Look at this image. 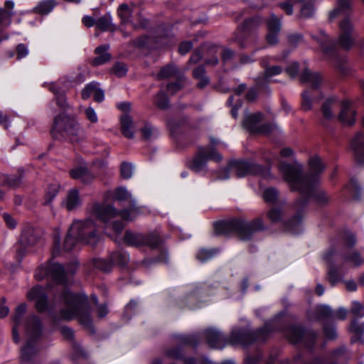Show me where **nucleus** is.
<instances>
[{
    "label": "nucleus",
    "instance_id": "f3484780",
    "mask_svg": "<svg viewBox=\"0 0 364 364\" xmlns=\"http://www.w3.org/2000/svg\"><path fill=\"white\" fill-rule=\"evenodd\" d=\"M222 159V156L218 154L214 149L210 147H201L194 159L192 161L191 168L196 172L204 171L206 167L207 162L210 160L216 162Z\"/></svg>",
    "mask_w": 364,
    "mask_h": 364
},
{
    "label": "nucleus",
    "instance_id": "49530a36",
    "mask_svg": "<svg viewBox=\"0 0 364 364\" xmlns=\"http://www.w3.org/2000/svg\"><path fill=\"white\" fill-rule=\"evenodd\" d=\"M127 66L126 64L122 62L115 63L112 69L110 70V73L116 75L118 77H122L126 75L127 73Z\"/></svg>",
    "mask_w": 364,
    "mask_h": 364
},
{
    "label": "nucleus",
    "instance_id": "b1692460",
    "mask_svg": "<svg viewBox=\"0 0 364 364\" xmlns=\"http://www.w3.org/2000/svg\"><path fill=\"white\" fill-rule=\"evenodd\" d=\"M168 354L173 358L183 360L184 364H212L210 360L204 357L185 358L183 356V350L181 348L171 349L168 350Z\"/></svg>",
    "mask_w": 364,
    "mask_h": 364
},
{
    "label": "nucleus",
    "instance_id": "dca6fc26",
    "mask_svg": "<svg viewBox=\"0 0 364 364\" xmlns=\"http://www.w3.org/2000/svg\"><path fill=\"white\" fill-rule=\"evenodd\" d=\"M263 114L257 112L247 115L242 122L243 127L249 132L254 134H267L274 129V125L270 123L261 124Z\"/></svg>",
    "mask_w": 364,
    "mask_h": 364
},
{
    "label": "nucleus",
    "instance_id": "39448f33",
    "mask_svg": "<svg viewBox=\"0 0 364 364\" xmlns=\"http://www.w3.org/2000/svg\"><path fill=\"white\" fill-rule=\"evenodd\" d=\"M264 228L261 219L257 218L251 222L242 219H231L216 222L214 230L220 235H237L242 240H249L252 235Z\"/></svg>",
    "mask_w": 364,
    "mask_h": 364
},
{
    "label": "nucleus",
    "instance_id": "e433bc0d",
    "mask_svg": "<svg viewBox=\"0 0 364 364\" xmlns=\"http://www.w3.org/2000/svg\"><path fill=\"white\" fill-rule=\"evenodd\" d=\"M336 105H337V100L334 97L328 98L323 102L321 112L325 118L331 119L333 117L334 114L332 109Z\"/></svg>",
    "mask_w": 364,
    "mask_h": 364
},
{
    "label": "nucleus",
    "instance_id": "7ed1b4c3",
    "mask_svg": "<svg viewBox=\"0 0 364 364\" xmlns=\"http://www.w3.org/2000/svg\"><path fill=\"white\" fill-rule=\"evenodd\" d=\"M26 311V305L25 304H21L16 307L12 316V333L14 342L18 343L20 338L18 331L19 327L23 324L27 341L21 351V364H32L38 353L36 342L42 333V324L39 318L35 315H32L25 320L23 315Z\"/></svg>",
    "mask_w": 364,
    "mask_h": 364
},
{
    "label": "nucleus",
    "instance_id": "a19ab883",
    "mask_svg": "<svg viewBox=\"0 0 364 364\" xmlns=\"http://www.w3.org/2000/svg\"><path fill=\"white\" fill-rule=\"evenodd\" d=\"M77 242H79V240H77L76 235L74 232H71V228H70L64 240V250L65 251L73 250Z\"/></svg>",
    "mask_w": 364,
    "mask_h": 364
},
{
    "label": "nucleus",
    "instance_id": "1a4fd4ad",
    "mask_svg": "<svg viewBox=\"0 0 364 364\" xmlns=\"http://www.w3.org/2000/svg\"><path fill=\"white\" fill-rule=\"evenodd\" d=\"M272 329L269 323H266L262 328L252 332L245 328H235L232 329L228 338V342L232 345L241 344L247 346L254 341H264L268 337Z\"/></svg>",
    "mask_w": 364,
    "mask_h": 364
},
{
    "label": "nucleus",
    "instance_id": "2eb2a0df",
    "mask_svg": "<svg viewBox=\"0 0 364 364\" xmlns=\"http://www.w3.org/2000/svg\"><path fill=\"white\" fill-rule=\"evenodd\" d=\"M230 168L235 173L238 178L245 177L250 174L262 175L268 177L270 174L269 170H264L259 165L247 161H235L230 164Z\"/></svg>",
    "mask_w": 364,
    "mask_h": 364
},
{
    "label": "nucleus",
    "instance_id": "4c0bfd02",
    "mask_svg": "<svg viewBox=\"0 0 364 364\" xmlns=\"http://www.w3.org/2000/svg\"><path fill=\"white\" fill-rule=\"evenodd\" d=\"M316 313L317 320L333 319V311L328 306H318L316 308Z\"/></svg>",
    "mask_w": 364,
    "mask_h": 364
},
{
    "label": "nucleus",
    "instance_id": "37998d69",
    "mask_svg": "<svg viewBox=\"0 0 364 364\" xmlns=\"http://www.w3.org/2000/svg\"><path fill=\"white\" fill-rule=\"evenodd\" d=\"M112 26V18L109 14L101 16L96 21V27L102 31L111 29Z\"/></svg>",
    "mask_w": 364,
    "mask_h": 364
},
{
    "label": "nucleus",
    "instance_id": "de8ad7c7",
    "mask_svg": "<svg viewBox=\"0 0 364 364\" xmlns=\"http://www.w3.org/2000/svg\"><path fill=\"white\" fill-rule=\"evenodd\" d=\"M117 12L122 23H128L129 21L132 11L129 6L122 4L118 9Z\"/></svg>",
    "mask_w": 364,
    "mask_h": 364
},
{
    "label": "nucleus",
    "instance_id": "c756f323",
    "mask_svg": "<svg viewBox=\"0 0 364 364\" xmlns=\"http://www.w3.org/2000/svg\"><path fill=\"white\" fill-rule=\"evenodd\" d=\"M70 175L73 179L79 180L84 184H89L94 179V175L84 167L72 169L70 171Z\"/></svg>",
    "mask_w": 364,
    "mask_h": 364
},
{
    "label": "nucleus",
    "instance_id": "680f3d73",
    "mask_svg": "<svg viewBox=\"0 0 364 364\" xmlns=\"http://www.w3.org/2000/svg\"><path fill=\"white\" fill-rule=\"evenodd\" d=\"M341 242L346 247H353L355 245L356 240L353 235L348 233L342 237Z\"/></svg>",
    "mask_w": 364,
    "mask_h": 364
},
{
    "label": "nucleus",
    "instance_id": "9b49d317",
    "mask_svg": "<svg viewBox=\"0 0 364 364\" xmlns=\"http://www.w3.org/2000/svg\"><path fill=\"white\" fill-rule=\"evenodd\" d=\"M302 82H309L311 84V88L302 93L301 108L304 111L311 109L312 102L315 97H321V94L318 90L321 82V77L317 73H311L309 69H305L300 76Z\"/></svg>",
    "mask_w": 364,
    "mask_h": 364
},
{
    "label": "nucleus",
    "instance_id": "3c124183",
    "mask_svg": "<svg viewBox=\"0 0 364 364\" xmlns=\"http://www.w3.org/2000/svg\"><path fill=\"white\" fill-rule=\"evenodd\" d=\"M21 179V176H2L1 184L15 187L20 183Z\"/></svg>",
    "mask_w": 364,
    "mask_h": 364
},
{
    "label": "nucleus",
    "instance_id": "338daca9",
    "mask_svg": "<svg viewBox=\"0 0 364 364\" xmlns=\"http://www.w3.org/2000/svg\"><path fill=\"white\" fill-rule=\"evenodd\" d=\"M262 359V354L260 352H257L255 355H247L245 360V364H257Z\"/></svg>",
    "mask_w": 364,
    "mask_h": 364
},
{
    "label": "nucleus",
    "instance_id": "c85d7f7f",
    "mask_svg": "<svg viewBox=\"0 0 364 364\" xmlns=\"http://www.w3.org/2000/svg\"><path fill=\"white\" fill-rule=\"evenodd\" d=\"M109 46L108 45H102L95 49V57L90 61L93 66L102 65L111 60V54L108 52Z\"/></svg>",
    "mask_w": 364,
    "mask_h": 364
},
{
    "label": "nucleus",
    "instance_id": "c03bdc74",
    "mask_svg": "<svg viewBox=\"0 0 364 364\" xmlns=\"http://www.w3.org/2000/svg\"><path fill=\"white\" fill-rule=\"evenodd\" d=\"M217 252L218 250L215 249H201L198 252L196 257L200 262H205L213 258L217 254Z\"/></svg>",
    "mask_w": 364,
    "mask_h": 364
},
{
    "label": "nucleus",
    "instance_id": "4468645a",
    "mask_svg": "<svg viewBox=\"0 0 364 364\" xmlns=\"http://www.w3.org/2000/svg\"><path fill=\"white\" fill-rule=\"evenodd\" d=\"M286 336L293 343H302L308 348L314 346L317 335L311 331H306L298 326H291L285 331Z\"/></svg>",
    "mask_w": 364,
    "mask_h": 364
},
{
    "label": "nucleus",
    "instance_id": "864d4df0",
    "mask_svg": "<svg viewBox=\"0 0 364 364\" xmlns=\"http://www.w3.org/2000/svg\"><path fill=\"white\" fill-rule=\"evenodd\" d=\"M358 190V188L356 182L352 180L345 186L343 191L345 194L348 193L349 198H354L357 196Z\"/></svg>",
    "mask_w": 364,
    "mask_h": 364
},
{
    "label": "nucleus",
    "instance_id": "9d476101",
    "mask_svg": "<svg viewBox=\"0 0 364 364\" xmlns=\"http://www.w3.org/2000/svg\"><path fill=\"white\" fill-rule=\"evenodd\" d=\"M91 217H95L103 223H107L109 220L119 215L124 220L131 221L134 220V213L127 210L118 211L111 205H106L100 203H93L89 208Z\"/></svg>",
    "mask_w": 364,
    "mask_h": 364
},
{
    "label": "nucleus",
    "instance_id": "2f4dec72",
    "mask_svg": "<svg viewBox=\"0 0 364 364\" xmlns=\"http://www.w3.org/2000/svg\"><path fill=\"white\" fill-rule=\"evenodd\" d=\"M48 89L55 95L56 104L60 108L67 109L70 107L67 102L64 92L60 87L52 83L49 85Z\"/></svg>",
    "mask_w": 364,
    "mask_h": 364
},
{
    "label": "nucleus",
    "instance_id": "ea45409f",
    "mask_svg": "<svg viewBox=\"0 0 364 364\" xmlns=\"http://www.w3.org/2000/svg\"><path fill=\"white\" fill-rule=\"evenodd\" d=\"M302 217L298 213L287 224V228L293 234H299L301 232Z\"/></svg>",
    "mask_w": 364,
    "mask_h": 364
},
{
    "label": "nucleus",
    "instance_id": "6e6d98bb",
    "mask_svg": "<svg viewBox=\"0 0 364 364\" xmlns=\"http://www.w3.org/2000/svg\"><path fill=\"white\" fill-rule=\"evenodd\" d=\"M351 312L358 317L364 316V306L358 301H353L351 306Z\"/></svg>",
    "mask_w": 364,
    "mask_h": 364
},
{
    "label": "nucleus",
    "instance_id": "5701e85b",
    "mask_svg": "<svg viewBox=\"0 0 364 364\" xmlns=\"http://www.w3.org/2000/svg\"><path fill=\"white\" fill-rule=\"evenodd\" d=\"M203 335L210 347L223 348L225 346L226 340L218 331L214 328H208L203 332Z\"/></svg>",
    "mask_w": 364,
    "mask_h": 364
},
{
    "label": "nucleus",
    "instance_id": "412c9836",
    "mask_svg": "<svg viewBox=\"0 0 364 364\" xmlns=\"http://www.w3.org/2000/svg\"><path fill=\"white\" fill-rule=\"evenodd\" d=\"M267 26L268 33L266 39L269 45H275L278 43V33L281 28L280 18H277L274 14H272L269 19L267 20Z\"/></svg>",
    "mask_w": 364,
    "mask_h": 364
},
{
    "label": "nucleus",
    "instance_id": "473e14b6",
    "mask_svg": "<svg viewBox=\"0 0 364 364\" xmlns=\"http://www.w3.org/2000/svg\"><path fill=\"white\" fill-rule=\"evenodd\" d=\"M121 126L122 134L127 138L132 139L134 136L133 121L128 114H124L121 117Z\"/></svg>",
    "mask_w": 364,
    "mask_h": 364
},
{
    "label": "nucleus",
    "instance_id": "69168bd1",
    "mask_svg": "<svg viewBox=\"0 0 364 364\" xmlns=\"http://www.w3.org/2000/svg\"><path fill=\"white\" fill-rule=\"evenodd\" d=\"M323 332L326 338L334 339L336 337V331L333 326L324 325Z\"/></svg>",
    "mask_w": 364,
    "mask_h": 364
},
{
    "label": "nucleus",
    "instance_id": "423d86ee",
    "mask_svg": "<svg viewBox=\"0 0 364 364\" xmlns=\"http://www.w3.org/2000/svg\"><path fill=\"white\" fill-rule=\"evenodd\" d=\"M53 136L58 139H68L72 143L80 142L86 139V133L76 119L60 113L54 118L51 130Z\"/></svg>",
    "mask_w": 364,
    "mask_h": 364
},
{
    "label": "nucleus",
    "instance_id": "79ce46f5",
    "mask_svg": "<svg viewBox=\"0 0 364 364\" xmlns=\"http://www.w3.org/2000/svg\"><path fill=\"white\" fill-rule=\"evenodd\" d=\"M266 85L264 84L259 78H257L256 81V85L254 87L249 90L247 93L246 98L248 101L252 102L254 101L259 92L266 87Z\"/></svg>",
    "mask_w": 364,
    "mask_h": 364
},
{
    "label": "nucleus",
    "instance_id": "c9c22d12",
    "mask_svg": "<svg viewBox=\"0 0 364 364\" xmlns=\"http://www.w3.org/2000/svg\"><path fill=\"white\" fill-rule=\"evenodd\" d=\"M343 258L346 262L350 263L355 267L360 266L364 262V259L361 257L360 254L356 250L347 252L343 255Z\"/></svg>",
    "mask_w": 364,
    "mask_h": 364
},
{
    "label": "nucleus",
    "instance_id": "393cba45",
    "mask_svg": "<svg viewBox=\"0 0 364 364\" xmlns=\"http://www.w3.org/2000/svg\"><path fill=\"white\" fill-rule=\"evenodd\" d=\"M159 34L155 32L143 36L135 41V45L139 48L147 50H155L159 48Z\"/></svg>",
    "mask_w": 364,
    "mask_h": 364
},
{
    "label": "nucleus",
    "instance_id": "e2e57ef3",
    "mask_svg": "<svg viewBox=\"0 0 364 364\" xmlns=\"http://www.w3.org/2000/svg\"><path fill=\"white\" fill-rule=\"evenodd\" d=\"M176 73V68L174 65H168L164 68H161V77H169L175 75Z\"/></svg>",
    "mask_w": 364,
    "mask_h": 364
},
{
    "label": "nucleus",
    "instance_id": "5fc2aeb1",
    "mask_svg": "<svg viewBox=\"0 0 364 364\" xmlns=\"http://www.w3.org/2000/svg\"><path fill=\"white\" fill-rule=\"evenodd\" d=\"M314 12V5L311 2L305 3L301 9V17L310 18L313 16Z\"/></svg>",
    "mask_w": 364,
    "mask_h": 364
},
{
    "label": "nucleus",
    "instance_id": "f704fd0d",
    "mask_svg": "<svg viewBox=\"0 0 364 364\" xmlns=\"http://www.w3.org/2000/svg\"><path fill=\"white\" fill-rule=\"evenodd\" d=\"M56 4V0L41 1L33 8V12L41 15L48 14L53 9Z\"/></svg>",
    "mask_w": 364,
    "mask_h": 364
},
{
    "label": "nucleus",
    "instance_id": "0e129e2a",
    "mask_svg": "<svg viewBox=\"0 0 364 364\" xmlns=\"http://www.w3.org/2000/svg\"><path fill=\"white\" fill-rule=\"evenodd\" d=\"M193 43L189 41H185L181 43L179 47H178V52L181 55H185L188 52L191 50V49L193 48Z\"/></svg>",
    "mask_w": 364,
    "mask_h": 364
},
{
    "label": "nucleus",
    "instance_id": "ddd939ff",
    "mask_svg": "<svg viewBox=\"0 0 364 364\" xmlns=\"http://www.w3.org/2000/svg\"><path fill=\"white\" fill-rule=\"evenodd\" d=\"M40 232L31 226H26L22 232L18 244L16 246V254L18 259H21L28 252V248L33 247L41 242Z\"/></svg>",
    "mask_w": 364,
    "mask_h": 364
},
{
    "label": "nucleus",
    "instance_id": "bb28decb",
    "mask_svg": "<svg viewBox=\"0 0 364 364\" xmlns=\"http://www.w3.org/2000/svg\"><path fill=\"white\" fill-rule=\"evenodd\" d=\"M356 112L351 107L348 100H344L341 103V109L338 116L339 120L346 124L352 125L355 122Z\"/></svg>",
    "mask_w": 364,
    "mask_h": 364
},
{
    "label": "nucleus",
    "instance_id": "8fccbe9b",
    "mask_svg": "<svg viewBox=\"0 0 364 364\" xmlns=\"http://www.w3.org/2000/svg\"><path fill=\"white\" fill-rule=\"evenodd\" d=\"M200 338L199 334L195 333L182 336L180 338V341L186 345L196 346L199 343Z\"/></svg>",
    "mask_w": 364,
    "mask_h": 364
},
{
    "label": "nucleus",
    "instance_id": "052dcab7",
    "mask_svg": "<svg viewBox=\"0 0 364 364\" xmlns=\"http://www.w3.org/2000/svg\"><path fill=\"white\" fill-rule=\"evenodd\" d=\"M268 218L272 222L279 221L282 215V212L280 209L273 208L268 212Z\"/></svg>",
    "mask_w": 364,
    "mask_h": 364
},
{
    "label": "nucleus",
    "instance_id": "13d9d810",
    "mask_svg": "<svg viewBox=\"0 0 364 364\" xmlns=\"http://www.w3.org/2000/svg\"><path fill=\"white\" fill-rule=\"evenodd\" d=\"M60 252V240L58 232H55L53 237V246L52 249L53 257L58 256Z\"/></svg>",
    "mask_w": 364,
    "mask_h": 364
},
{
    "label": "nucleus",
    "instance_id": "f8f14e48",
    "mask_svg": "<svg viewBox=\"0 0 364 364\" xmlns=\"http://www.w3.org/2000/svg\"><path fill=\"white\" fill-rule=\"evenodd\" d=\"M124 240L129 246L154 249L159 245V234L157 230L146 234L127 230L124 233Z\"/></svg>",
    "mask_w": 364,
    "mask_h": 364
},
{
    "label": "nucleus",
    "instance_id": "09e8293b",
    "mask_svg": "<svg viewBox=\"0 0 364 364\" xmlns=\"http://www.w3.org/2000/svg\"><path fill=\"white\" fill-rule=\"evenodd\" d=\"M278 197V191L274 188H268L264 191L263 198L266 203H274Z\"/></svg>",
    "mask_w": 364,
    "mask_h": 364
},
{
    "label": "nucleus",
    "instance_id": "a18cd8bd",
    "mask_svg": "<svg viewBox=\"0 0 364 364\" xmlns=\"http://www.w3.org/2000/svg\"><path fill=\"white\" fill-rule=\"evenodd\" d=\"M111 262L119 265H125L129 262V255L122 252H115L111 255Z\"/></svg>",
    "mask_w": 364,
    "mask_h": 364
},
{
    "label": "nucleus",
    "instance_id": "0eeeda50",
    "mask_svg": "<svg viewBox=\"0 0 364 364\" xmlns=\"http://www.w3.org/2000/svg\"><path fill=\"white\" fill-rule=\"evenodd\" d=\"M70 228L80 242L94 246L100 240L98 224L91 218L75 221Z\"/></svg>",
    "mask_w": 364,
    "mask_h": 364
},
{
    "label": "nucleus",
    "instance_id": "f03ea898",
    "mask_svg": "<svg viewBox=\"0 0 364 364\" xmlns=\"http://www.w3.org/2000/svg\"><path fill=\"white\" fill-rule=\"evenodd\" d=\"M351 12L350 0H337V6L329 14L331 19L343 17L339 23V36L336 43L330 39L326 34L320 31L317 36H312L320 45L323 53L327 56H336L338 45L344 50H350L355 43L353 23L349 17Z\"/></svg>",
    "mask_w": 364,
    "mask_h": 364
},
{
    "label": "nucleus",
    "instance_id": "6e6552de",
    "mask_svg": "<svg viewBox=\"0 0 364 364\" xmlns=\"http://www.w3.org/2000/svg\"><path fill=\"white\" fill-rule=\"evenodd\" d=\"M76 267L75 264H68L66 266H63L51 259L46 266L41 267L36 277L38 279H42L44 277L50 275L57 284H65L68 281L69 276L75 273Z\"/></svg>",
    "mask_w": 364,
    "mask_h": 364
},
{
    "label": "nucleus",
    "instance_id": "f257e3e1",
    "mask_svg": "<svg viewBox=\"0 0 364 364\" xmlns=\"http://www.w3.org/2000/svg\"><path fill=\"white\" fill-rule=\"evenodd\" d=\"M309 172L304 173L302 165L297 161L293 164L279 161V169L284 181L292 191H298L301 195L296 203L299 208L306 205L311 198H314L321 205L326 204L329 200V197L324 191L317 189L319 174L324 169L321 159L314 156L309 159Z\"/></svg>",
    "mask_w": 364,
    "mask_h": 364
},
{
    "label": "nucleus",
    "instance_id": "72a5a7b5",
    "mask_svg": "<svg viewBox=\"0 0 364 364\" xmlns=\"http://www.w3.org/2000/svg\"><path fill=\"white\" fill-rule=\"evenodd\" d=\"M193 76L198 80V87L203 88L210 82V79L205 75V70L203 65H199L193 70Z\"/></svg>",
    "mask_w": 364,
    "mask_h": 364
},
{
    "label": "nucleus",
    "instance_id": "58836bf2",
    "mask_svg": "<svg viewBox=\"0 0 364 364\" xmlns=\"http://www.w3.org/2000/svg\"><path fill=\"white\" fill-rule=\"evenodd\" d=\"M113 198L119 201H130L131 203H134L131 193L123 187H119L114 190L113 193Z\"/></svg>",
    "mask_w": 364,
    "mask_h": 364
},
{
    "label": "nucleus",
    "instance_id": "6ab92c4d",
    "mask_svg": "<svg viewBox=\"0 0 364 364\" xmlns=\"http://www.w3.org/2000/svg\"><path fill=\"white\" fill-rule=\"evenodd\" d=\"M30 300H36V308L38 311L43 312L48 309V299L46 289L41 287H35L27 294Z\"/></svg>",
    "mask_w": 364,
    "mask_h": 364
},
{
    "label": "nucleus",
    "instance_id": "7c9ffc66",
    "mask_svg": "<svg viewBox=\"0 0 364 364\" xmlns=\"http://www.w3.org/2000/svg\"><path fill=\"white\" fill-rule=\"evenodd\" d=\"M350 331L353 333V336L351 338L352 343H355L358 341L363 342V336L364 335V323L360 322L356 319H353L351 321L350 328Z\"/></svg>",
    "mask_w": 364,
    "mask_h": 364
},
{
    "label": "nucleus",
    "instance_id": "20e7f679",
    "mask_svg": "<svg viewBox=\"0 0 364 364\" xmlns=\"http://www.w3.org/2000/svg\"><path fill=\"white\" fill-rule=\"evenodd\" d=\"M54 295V301L63 299L65 307L60 311L58 316H53V321L57 323L59 319L71 321L76 318L85 328L91 329L92 320L91 317V309L87 297L82 294H75L70 291L65 287L60 290L57 289Z\"/></svg>",
    "mask_w": 364,
    "mask_h": 364
},
{
    "label": "nucleus",
    "instance_id": "bf43d9fd",
    "mask_svg": "<svg viewBox=\"0 0 364 364\" xmlns=\"http://www.w3.org/2000/svg\"><path fill=\"white\" fill-rule=\"evenodd\" d=\"M97 82H92L87 85L82 91V97L83 100L88 99L91 95H93Z\"/></svg>",
    "mask_w": 364,
    "mask_h": 364
},
{
    "label": "nucleus",
    "instance_id": "a878e982",
    "mask_svg": "<svg viewBox=\"0 0 364 364\" xmlns=\"http://www.w3.org/2000/svg\"><path fill=\"white\" fill-rule=\"evenodd\" d=\"M82 205V199L80 192L77 188L70 189L63 201V205L69 211H72L80 207Z\"/></svg>",
    "mask_w": 364,
    "mask_h": 364
},
{
    "label": "nucleus",
    "instance_id": "4d7b16f0",
    "mask_svg": "<svg viewBox=\"0 0 364 364\" xmlns=\"http://www.w3.org/2000/svg\"><path fill=\"white\" fill-rule=\"evenodd\" d=\"M328 276L329 282L332 286H334L340 280L339 274L337 269L333 267H331L329 268L328 272Z\"/></svg>",
    "mask_w": 364,
    "mask_h": 364
},
{
    "label": "nucleus",
    "instance_id": "a211bd4d",
    "mask_svg": "<svg viewBox=\"0 0 364 364\" xmlns=\"http://www.w3.org/2000/svg\"><path fill=\"white\" fill-rule=\"evenodd\" d=\"M288 53L282 55L267 57L262 60L261 64L264 68V73L262 77H258L266 85L269 83L270 77L279 75L282 72V68L280 66H269L271 61H280L284 60Z\"/></svg>",
    "mask_w": 364,
    "mask_h": 364
},
{
    "label": "nucleus",
    "instance_id": "cd10ccee",
    "mask_svg": "<svg viewBox=\"0 0 364 364\" xmlns=\"http://www.w3.org/2000/svg\"><path fill=\"white\" fill-rule=\"evenodd\" d=\"M346 359V348H339L332 353L330 357L327 358H316L310 363L306 364H338Z\"/></svg>",
    "mask_w": 364,
    "mask_h": 364
},
{
    "label": "nucleus",
    "instance_id": "aec40b11",
    "mask_svg": "<svg viewBox=\"0 0 364 364\" xmlns=\"http://www.w3.org/2000/svg\"><path fill=\"white\" fill-rule=\"evenodd\" d=\"M258 18H252L245 20L243 23L238 26L235 35V41H238L241 47H244L243 41L248 36L253 28L258 24Z\"/></svg>",
    "mask_w": 364,
    "mask_h": 364
},
{
    "label": "nucleus",
    "instance_id": "4be33fe9",
    "mask_svg": "<svg viewBox=\"0 0 364 364\" xmlns=\"http://www.w3.org/2000/svg\"><path fill=\"white\" fill-rule=\"evenodd\" d=\"M364 127V117L362 119ZM351 148L357 163L364 164V134L358 132L351 141Z\"/></svg>",
    "mask_w": 364,
    "mask_h": 364
},
{
    "label": "nucleus",
    "instance_id": "603ef678",
    "mask_svg": "<svg viewBox=\"0 0 364 364\" xmlns=\"http://www.w3.org/2000/svg\"><path fill=\"white\" fill-rule=\"evenodd\" d=\"M133 166L127 162H123L120 167L121 176L124 179L130 178L133 174Z\"/></svg>",
    "mask_w": 364,
    "mask_h": 364
},
{
    "label": "nucleus",
    "instance_id": "774afa93",
    "mask_svg": "<svg viewBox=\"0 0 364 364\" xmlns=\"http://www.w3.org/2000/svg\"><path fill=\"white\" fill-rule=\"evenodd\" d=\"M87 119L92 123H96L98 120L97 113L92 107H87L85 110Z\"/></svg>",
    "mask_w": 364,
    "mask_h": 364
}]
</instances>
